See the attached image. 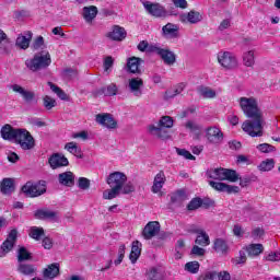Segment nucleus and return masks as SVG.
I'll list each match as a JSON object with an SVG mask.
<instances>
[{
  "mask_svg": "<svg viewBox=\"0 0 280 280\" xmlns=\"http://www.w3.org/2000/svg\"><path fill=\"white\" fill-rule=\"evenodd\" d=\"M106 36L110 40H116L119 43V42L126 39V36H128V33L126 32V28H124L119 25H115V26H113L112 32L107 33Z\"/></svg>",
  "mask_w": 280,
  "mask_h": 280,
  "instance_id": "5701e85b",
  "label": "nucleus"
},
{
  "mask_svg": "<svg viewBox=\"0 0 280 280\" xmlns=\"http://www.w3.org/2000/svg\"><path fill=\"white\" fill-rule=\"evenodd\" d=\"M21 191L26 198H38L43 194H47V182H27L25 186H22Z\"/></svg>",
  "mask_w": 280,
  "mask_h": 280,
  "instance_id": "39448f33",
  "label": "nucleus"
},
{
  "mask_svg": "<svg viewBox=\"0 0 280 280\" xmlns=\"http://www.w3.org/2000/svg\"><path fill=\"white\" fill-rule=\"evenodd\" d=\"M159 233H161V223L159 221H150L145 224L142 236L144 240H152V237H156Z\"/></svg>",
  "mask_w": 280,
  "mask_h": 280,
  "instance_id": "ddd939ff",
  "label": "nucleus"
},
{
  "mask_svg": "<svg viewBox=\"0 0 280 280\" xmlns=\"http://www.w3.org/2000/svg\"><path fill=\"white\" fill-rule=\"evenodd\" d=\"M43 102L47 110H51V108H56V100L51 98V96L49 95L44 96Z\"/></svg>",
  "mask_w": 280,
  "mask_h": 280,
  "instance_id": "603ef678",
  "label": "nucleus"
},
{
  "mask_svg": "<svg viewBox=\"0 0 280 280\" xmlns=\"http://www.w3.org/2000/svg\"><path fill=\"white\" fill-rule=\"evenodd\" d=\"M200 95L206 100H213V97H215V91L210 88H202L200 89Z\"/></svg>",
  "mask_w": 280,
  "mask_h": 280,
  "instance_id": "8fccbe9b",
  "label": "nucleus"
},
{
  "mask_svg": "<svg viewBox=\"0 0 280 280\" xmlns=\"http://www.w3.org/2000/svg\"><path fill=\"white\" fill-rule=\"evenodd\" d=\"M136 191L135 185L132 182H128L127 184H124L120 194L128 195V194H133Z\"/></svg>",
  "mask_w": 280,
  "mask_h": 280,
  "instance_id": "13d9d810",
  "label": "nucleus"
},
{
  "mask_svg": "<svg viewBox=\"0 0 280 280\" xmlns=\"http://www.w3.org/2000/svg\"><path fill=\"white\" fill-rule=\"evenodd\" d=\"M44 46H45V38L43 36H38L37 38H35L32 45L35 51H37V49H43Z\"/></svg>",
  "mask_w": 280,
  "mask_h": 280,
  "instance_id": "bf43d9fd",
  "label": "nucleus"
},
{
  "mask_svg": "<svg viewBox=\"0 0 280 280\" xmlns=\"http://www.w3.org/2000/svg\"><path fill=\"white\" fill-rule=\"evenodd\" d=\"M36 220H50V222H58V212L47 208L38 209L34 212Z\"/></svg>",
  "mask_w": 280,
  "mask_h": 280,
  "instance_id": "6ab92c4d",
  "label": "nucleus"
},
{
  "mask_svg": "<svg viewBox=\"0 0 280 280\" xmlns=\"http://www.w3.org/2000/svg\"><path fill=\"white\" fill-rule=\"evenodd\" d=\"M165 173L163 171H160L153 180V186L151 188V191L153 194H159V191H161V189H163V186L165 185Z\"/></svg>",
  "mask_w": 280,
  "mask_h": 280,
  "instance_id": "c756f323",
  "label": "nucleus"
},
{
  "mask_svg": "<svg viewBox=\"0 0 280 280\" xmlns=\"http://www.w3.org/2000/svg\"><path fill=\"white\" fill-rule=\"evenodd\" d=\"M18 261L19 264H23V261H32V253L25 247H20L18 250Z\"/></svg>",
  "mask_w": 280,
  "mask_h": 280,
  "instance_id": "ea45409f",
  "label": "nucleus"
},
{
  "mask_svg": "<svg viewBox=\"0 0 280 280\" xmlns=\"http://www.w3.org/2000/svg\"><path fill=\"white\" fill-rule=\"evenodd\" d=\"M248 257H259L264 253V245L261 244H250L246 248Z\"/></svg>",
  "mask_w": 280,
  "mask_h": 280,
  "instance_id": "c9c22d12",
  "label": "nucleus"
},
{
  "mask_svg": "<svg viewBox=\"0 0 280 280\" xmlns=\"http://www.w3.org/2000/svg\"><path fill=\"white\" fill-rule=\"evenodd\" d=\"M206 250L202 247H199L198 245L192 246L191 254L197 255L198 257H202L205 255Z\"/></svg>",
  "mask_w": 280,
  "mask_h": 280,
  "instance_id": "0e129e2a",
  "label": "nucleus"
},
{
  "mask_svg": "<svg viewBox=\"0 0 280 280\" xmlns=\"http://www.w3.org/2000/svg\"><path fill=\"white\" fill-rule=\"evenodd\" d=\"M158 126L161 128H173L174 126V119L171 116H163L159 122Z\"/></svg>",
  "mask_w": 280,
  "mask_h": 280,
  "instance_id": "a18cd8bd",
  "label": "nucleus"
},
{
  "mask_svg": "<svg viewBox=\"0 0 280 280\" xmlns=\"http://www.w3.org/2000/svg\"><path fill=\"white\" fill-rule=\"evenodd\" d=\"M49 65H51V55H49V51L37 52L33 58L25 60V67L33 73L42 71V69H47Z\"/></svg>",
  "mask_w": 280,
  "mask_h": 280,
  "instance_id": "7ed1b4c3",
  "label": "nucleus"
},
{
  "mask_svg": "<svg viewBox=\"0 0 280 280\" xmlns=\"http://www.w3.org/2000/svg\"><path fill=\"white\" fill-rule=\"evenodd\" d=\"M217 279L231 280V273H229V271H220V272H218Z\"/></svg>",
  "mask_w": 280,
  "mask_h": 280,
  "instance_id": "774afa93",
  "label": "nucleus"
},
{
  "mask_svg": "<svg viewBox=\"0 0 280 280\" xmlns=\"http://www.w3.org/2000/svg\"><path fill=\"white\" fill-rule=\"evenodd\" d=\"M218 62L223 69H235L237 67V58L229 51L219 52Z\"/></svg>",
  "mask_w": 280,
  "mask_h": 280,
  "instance_id": "9b49d317",
  "label": "nucleus"
},
{
  "mask_svg": "<svg viewBox=\"0 0 280 280\" xmlns=\"http://www.w3.org/2000/svg\"><path fill=\"white\" fill-rule=\"evenodd\" d=\"M95 16H97V7L91 5L83 8V18L88 23H91Z\"/></svg>",
  "mask_w": 280,
  "mask_h": 280,
  "instance_id": "f704fd0d",
  "label": "nucleus"
},
{
  "mask_svg": "<svg viewBox=\"0 0 280 280\" xmlns=\"http://www.w3.org/2000/svg\"><path fill=\"white\" fill-rule=\"evenodd\" d=\"M231 261L234 266H240L241 264H246V253L240 252L238 257L232 258Z\"/></svg>",
  "mask_w": 280,
  "mask_h": 280,
  "instance_id": "5fc2aeb1",
  "label": "nucleus"
},
{
  "mask_svg": "<svg viewBox=\"0 0 280 280\" xmlns=\"http://www.w3.org/2000/svg\"><path fill=\"white\" fill-rule=\"evenodd\" d=\"M180 26L174 23H167L162 27V35L164 38H178Z\"/></svg>",
  "mask_w": 280,
  "mask_h": 280,
  "instance_id": "412c9836",
  "label": "nucleus"
},
{
  "mask_svg": "<svg viewBox=\"0 0 280 280\" xmlns=\"http://www.w3.org/2000/svg\"><path fill=\"white\" fill-rule=\"evenodd\" d=\"M9 89H12L14 93H19L26 104H38V98H36V93L25 90V88L19 84L9 85Z\"/></svg>",
  "mask_w": 280,
  "mask_h": 280,
  "instance_id": "9d476101",
  "label": "nucleus"
},
{
  "mask_svg": "<svg viewBox=\"0 0 280 280\" xmlns=\"http://www.w3.org/2000/svg\"><path fill=\"white\" fill-rule=\"evenodd\" d=\"M238 180H240L241 187H248L250 183H255L257 180V176L250 174V175H245L243 177H240L238 175Z\"/></svg>",
  "mask_w": 280,
  "mask_h": 280,
  "instance_id": "c03bdc74",
  "label": "nucleus"
},
{
  "mask_svg": "<svg viewBox=\"0 0 280 280\" xmlns=\"http://www.w3.org/2000/svg\"><path fill=\"white\" fill-rule=\"evenodd\" d=\"M206 139L212 145H221L224 141V132L215 126L206 129Z\"/></svg>",
  "mask_w": 280,
  "mask_h": 280,
  "instance_id": "6e6552de",
  "label": "nucleus"
},
{
  "mask_svg": "<svg viewBox=\"0 0 280 280\" xmlns=\"http://www.w3.org/2000/svg\"><path fill=\"white\" fill-rule=\"evenodd\" d=\"M176 153L178 156H184V159H187L188 161H196V156H194L191 152L187 151L186 149L176 148Z\"/></svg>",
  "mask_w": 280,
  "mask_h": 280,
  "instance_id": "3c124183",
  "label": "nucleus"
},
{
  "mask_svg": "<svg viewBox=\"0 0 280 280\" xmlns=\"http://www.w3.org/2000/svg\"><path fill=\"white\" fill-rule=\"evenodd\" d=\"M16 240H19V231L16 229H13L10 231L7 240L0 246V257H5V255H8V253H10L12 248H14Z\"/></svg>",
  "mask_w": 280,
  "mask_h": 280,
  "instance_id": "1a4fd4ad",
  "label": "nucleus"
},
{
  "mask_svg": "<svg viewBox=\"0 0 280 280\" xmlns=\"http://www.w3.org/2000/svg\"><path fill=\"white\" fill-rule=\"evenodd\" d=\"M185 129L189 130L190 132H195L196 135V139H200V131L202 130V126H200L199 124H197L194 120H188L185 124Z\"/></svg>",
  "mask_w": 280,
  "mask_h": 280,
  "instance_id": "58836bf2",
  "label": "nucleus"
},
{
  "mask_svg": "<svg viewBox=\"0 0 280 280\" xmlns=\"http://www.w3.org/2000/svg\"><path fill=\"white\" fill-rule=\"evenodd\" d=\"M78 187L79 189H82L83 191H86V189L91 188V179L86 178V177H80L78 179Z\"/></svg>",
  "mask_w": 280,
  "mask_h": 280,
  "instance_id": "09e8293b",
  "label": "nucleus"
},
{
  "mask_svg": "<svg viewBox=\"0 0 280 280\" xmlns=\"http://www.w3.org/2000/svg\"><path fill=\"white\" fill-rule=\"evenodd\" d=\"M199 279L200 280H215V279H218V271H207Z\"/></svg>",
  "mask_w": 280,
  "mask_h": 280,
  "instance_id": "680f3d73",
  "label": "nucleus"
},
{
  "mask_svg": "<svg viewBox=\"0 0 280 280\" xmlns=\"http://www.w3.org/2000/svg\"><path fill=\"white\" fill-rule=\"evenodd\" d=\"M126 255V245H120L118 248V259L114 261L115 266H119L124 261V257Z\"/></svg>",
  "mask_w": 280,
  "mask_h": 280,
  "instance_id": "6e6d98bb",
  "label": "nucleus"
},
{
  "mask_svg": "<svg viewBox=\"0 0 280 280\" xmlns=\"http://www.w3.org/2000/svg\"><path fill=\"white\" fill-rule=\"evenodd\" d=\"M243 63L245 67H255V50H248L243 54Z\"/></svg>",
  "mask_w": 280,
  "mask_h": 280,
  "instance_id": "a19ab883",
  "label": "nucleus"
},
{
  "mask_svg": "<svg viewBox=\"0 0 280 280\" xmlns=\"http://www.w3.org/2000/svg\"><path fill=\"white\" fill-rule=\"evenodd\" d=\"M240 106L244 115L253 119V121L246 120L243 122L244 132L249 137H264V112L259 109L257 100L255 97H241Z\"/></svg>",
  "mask_w": 280,
  "mask_h": 280,
  "instance_id": "f257e3e1",
  "label": "nucleus"
},
{
  "mask_svg": "<svg viewBox=\"0 0 280 280\" xmlns=\"http://www.w3.org/2000/svg\"><path fill=\"white\" fill-rule=\"evenodd\" d=\"M267 261H280V253H271L266 257Z\"/></svg>",
  "mask_w": 280,
  "mask_h": 280,
  "instance_id": "338daca9",
  "label": "nucleus"
},
{
  "mask_svg": "<svg viewBox=\"0 0 280 280\" xmlns=\"http://www.w3.org/2000/svg\"><path fill=\"white\" fill-rule=\"evenodd\" d=\"M7 159H8L9 163H18V161L21 160V158L19 156V154H16L15 152H9Z\"/></svg>",
  "mask_w": 280,
  "mask_h": 280,
  "instance_id": "69168bd1",
  "label": "nucleus"
},
{
  "mask_svg": "<svg viewBox=\"0 0 280 280\" xmlns=\"http://www.w3.org/2000/svg\"><path fill=\"white\" fill-rule=\"evenodd\" d=\"M117 84L112 83L107 86H103L94 92L95 97H100V95H105V97H113L117 95Z\"/></svg>",
  "mask_w": 280,
  "mask_h": 280,
  "instance_id": "c85d7f7f",
  "label": "nucleus"
},
{
  "mask_svg": "<svg viewBox=\"0 0 280 280\" xmlns=\"http://www.w3.org/2000/svg\"><path fill=\"white\" fill-rule=\"evenodd\" d=\"M15 143L20 145L22 150H34V148H36V140L27 129L20 128Z\"/></svg>",
  "mask_w": 280,
  "mask_h": 280,
  "instance_id": "0eeeda50",
  "label": "nucleus"
},
{
  "mask_svg": "<svg viewBox=\"0 0 280 280\" xmlns=\"http://www.w3.org/2000/svg\"><path fill=\"white\" fill-rule=\"evenodd\" d=\"M207 176L208 178H213V180H229L230 183H237L240 180L237 171L223 167L208 171Z\"/></svg>",
  "mask_w": 280,
  "mask_h": 280,
  "instance_id": "20e7f679",
  "label": "nucleus"
},
{
  "mask_svg": "<svg viewBox=\"0 0 280 280\" xmlns=\"http://www.w3.org/2000/svg\"><path fill=\"white\" fill-rule=\"evenodd\" d=\"M18 270L19 272H21V275H25L26 277H32V275L36 272V267L34 265L20 262Z\"/></svg>",
  "mask_w": 280,
  "mask_h": 280,
  "instance_id": "4c0bfd02",
  "label": "nucleus"
},
{
  "mask_svg": "<svg viewBox=\"0 0 280 280\" xmlns=\"http://www.w3.org/2000/svg\"><path fill=\"white\" fill-rule=\"evenodd\" d=\"M141 242L139 241H133L132 245H131V252L129 255V259L131 261V264H137V260L139 259V257H141Z\"/></svg>",
  "mask_w": 280,
  "mask_h": 280,
  "instance_id": "473e14b6",
  "label": "nucleus"
},
{
  "mask_svg": "<svg viewBox=\"0 0 280 280\" xmlns=\"http://www.w3.org/2000/svg\"><path fill=\"white\" fill-rule=\"evenodd\" d=\"M148 132L151 135V137H155L162 141H167V139H170V131H167L165 127L149 125Z\"/></svg>",
  "mask_w": 280,
  "mask_h": 280,
  "instance_id": "a211bd4d",
  "label": "nucleus"
},
{
  "mask_svg": "<svg viewBox=\"0 0 280 280\" xmlns=\"http://www.w3.org/2000/svg\"><path fill=\"white\" fill-rule=\"evenodd\" d=\"M185 269L188 272H191V275L198 273V270H200V262L198 261H190L185 265Z\"/></svg>",
  "mask_w": 280,
  "mask_h": 280,
  "instance_id": "de8ad7c7",
  "label": "nucleus"
},
{
  "mask_svg": "<svg viewBox=\"0 0 280 280\" xmlns=\"http://www.w3.org/2000/svg\"><path fill=\"white\" fill-rule=\"evenodd\" d=\"M127 180L128 176L121 172L110 173L106 178V183L112 189L103 192L104 200H113L114 198H117V196L121 194V189H124V185H126Z\"/></svg>",
  "mask_w": 280,
  "mask_h": 280,
  "instance_id": "f03ea898",
  "label": "nucleus"
},
{
  "mask_svg": "<svg viewBox=\"0 0 280 280\" xmlns=\"http://www.w3.org/2000/svg\"><path fill=\"white\" fill-rule=\"evenodd\" d=\"M65 150L70 152V154H73V156H77V159H84V154H82V149H80V147H78L75 142L66 143Z\"/></svg>",
  "mask_w": 280,
  "mask_h": 280,
  "instance_id": "72a5a7b5",
  "label": "nucleus"
},
{
  "mask_svg": "<svg viewBox=\"0 0 280 280\" xmlns=\"http://www.w3.org/2000/svg\"><path fill=\"white\" fill-rule=\"evenodd\" d=\"M20 130L21 128H14L12 125L7 124L1 128L0 135L4 141H16Z\"/></svg>",
  "mask_w": 280,
  "mask_h": 280,
  "instance_id": "dca6fc26",
  "label": "nucleus"
},
{
  "mask_svg": "<svg viewBox=\"0 0 280 280\" xmlns=\"http://www.w3.org/2000/svg\"><path fill=\"white\" fill-rule=\"evenodd\" d=\"M258 168L260 172H270L271 170H275V160L273 159H267L262 161L259 165Z\"/></svg>",
  "mask_w": 280,
  "mask_h": 280,
  "instance_id": "37998d69",
  "label": "nucleus"
},
{
  "mask_svg": "<svg viewBox=\"0 0 280 280\" xmlns=\"http://www.w3.org/2000/svg\"><path fill=\"white\" fill-rule=\"evenodd\" d=\"M95 121L108 130H115L117 128V120L110 114H97Z\"/></svg>",
  "mask_w": 280,
  "mask_h": 280,
  "instance_id": "4468645a",
  "label": "nucleus"
},
{
  "mask_svg": "<svg viewBox=\"0 0 280 280\" xmlns=\"http://www.w3.org/2000/svg\"><path fill=\"white\" fill-rule=\"evenodd\" d=\"M0 191L3 196H10L14 191V179L5 177L0 182Z\"/></svg>",
  "mask_w": 280,
  "mask_h": 280,
  "instance_id": "7c9ffc66",
  "label": "nucleus"
},
{
  "mask_svg": "<svg viewBox=\"0 0 280 280\" xmlns=\"http://www.w3.org/2000/svg\"><path fill=\"white\" fill-rule=\"evenodd\" d=\"M179 21L184 24L189 23L190 25H196L197 23H200V21H202V14L198 11L191 10L188 13L179 14Z\"/></svg>",
  "mask_w": 280,
  "mask_h": 280,
  "instance_id": "f3484780",
  "label": "nucleus"
},
{
  "mask_svg": "<svg viewBox=\"0 0 280 280\" xmlns=\"http://www.w3.org/2000/svg\"><path fill=\"white\" fill-rule=\"evenodd\" d=\"M202 207V198L196 197L192 198L187 205L188 211H196V209H200Z\"/></svg>",
  "mask_w": 280,
  "mask_h": 280,
  "instance_id": "49530a36",
  "label": "nucleus"
},
{
  "mask_svg": "<svg viewBox=\"0 0 280 280\" xmlns=\"http://www.w3.org/2000/svg\"><path fill=\"white\" fill-rule=\"evenodd\" d=\"M159 56L163 60L164 65L172 66L176 62V54L170 49L162 48Z\"/></svg>",
  "mask_w": 280,
  "mask_h": 280,
  "instance_id": "2f4dec72",
  "label": "nucleus"
},
{
  "mask_svg": "<svg viewBox=\"0 0 280 280\" xmlns=\"http://www.w3.org/2000/svg\"><path fill=\"white\" fill-rule=\"evenodd\" d=\"M42 244L46 250H51V248H54V241L49 238V236H44Z\"/></svg>",
  "mask_w": 280,
  "mask_h": 280,
  "instance_id": "052dcab7",
  "label": "nucleus"
},
{
  "mask_svg": "<svg viewBox=\"0 0 280 280\" xmlns=\"http://www.w3.org/2000/svg\"><path fill=\"white\" fill-rule=\"evenodd\" d=\"M257 150H259V152L270 153V152H275L277 149L271 144L261 143L257 145Z\"/></svg>",
  "mask_w": 280,
  "mask_h": 280,
  "instance_id": "4d7b16f0",
  "label": "nucleus"
},
{
  "mask_svg": "<svg viewBox=\"0 0 280 280\" xmlns=\"http://www.w3.org/2000/svg\"><path fill=\"white\" fill-rule=\"evenodd\" d=\"M59 185H63V187H73L75 185V175L73 172L68 171L65 173H60L58 175Z\"/></svg>",
  "mask_w": 280,
  "mask_h": 280,
  "instance_id": "cd10ccee",
  "label": "nucleus"
},
{
  "mask_svg": "<svg viewBox=\"0 0 280 280\" xmlns=\"http://www.w3.org/2000/svg\"><path fill=\"white\" fill-rule=\"evenodd\" d=\"M28 235L30 237H32V240H35L36 242H40V240L45 237V229L38 228V226H32L30 229Z\"/></svg>",
  "mask_w": 280,
  "mask_h": 280,
  "instance_id": "e433bc0d",
  "label": "nucleus"
},
{
  "mask_svg": "<svg viewBox=\"0 0 280 280\" xmlns=\"http://www.w3.org/2000/svg\"><path fill=\"white\" fill-rule=\"evenodd\" d=\"M195 244H197L198 246H209V244H211L209 234H207L206 231H203L201 234H198L197 238L195 240Z\"/></svg>",
  "mask_w": 280,
  "mask_h": 280,
  "instance_id": "79ce46f5",
  "label": "nucleus"
},
{
  "mask_svg": "<svg viewBox=\"0 0 280 280\" xmlns=\"http://www.w3.org/2000/svg\"><path fill=\"white\" fill-rule=\"evenodd\" d=\"M60 275V264L54 262L47 266L43 270V278L44 279H56Z\"/></svg>",
  "mask_w": 280,
  "mask_h": 280,
  "instance_id": "bb28decb",
  "label": "nucleus"
},
{
  "mask_svg": "<svg viewBox=\"0 0 280 280\" xmlns=\"http://www.w3.org/2000/svg\"><path fill=\"white\" fill-rule=\"evenodd\" d=\"M142 86H143V79L132 78L129 80V91L133 93L136 97H141V95H143V91H141Z\"/></svg>",
  "mask_w": 280,
  "mask_h": 280,
  "instance_id": "a878e982",
  "label": "nucleus"
},
{
  "mask_svg": "<svg viewBox=\"0 0 280 280\" xmlns=\"http://www.w3.org/2000/svg\"><path fill=\"white\" fill-rule=\"evenodd\" d=\"M48 164L51 167V170H59V167L69 166V160L62 153H52L48 158Z\"/></svg>",
  "mask_w": 280,
  "mask_h": 280,
  "instance_id": "f8f14e48",
  "label": "nucleus"
},
{
  "mask_svg": "<svg viewBox=\"0 0 280 280\" xmlns=\"http://www.w3.org/2000/svg\"><path fill=\"white\" fill-rule=\"evenodd\" d=\"M147 280H166L167 272L162 270L161 267H152L145 272Z\"/></svg>",
  "mask_w": 280,
  "mask_h": 280,
  "instance_id": "b1692460",
  "label": "nucleus"
},
{
  "mask_svg": "<svg viewBox=\"0 0 280 280\" xmlns=\"http://www.w3.org/2000/svg\"><path fill=\"white\" fill-rule=\"evenodd\" d=\"M143 8L148 14L154 16L155 19H165L167 16H176L174 12H167L165 7L161 5L160 3H154L151 1L143 2Z\"/></svg>",
  "mask_w": 280,
  "mask_h": 280,
  "instance_id": "423d86ee",
  "label": "nucleus"
},
{
  "mask_svg": "<svg viewBox=\"0 0 280 280\" xmlns=\"http://www.w3.org/2000/svg\"><path fill=\"white\" fill-rule=\"evenodd\" d=\"M113 65H115V59H113L110 56H107L103 62L104 71L109 73L110 69H113Z\"/></svg>",
  "mask_w": 280,
  "mask_h": 280,
  "instance_id": "864d4df0",
  "label": "nucleus"
},
{
  "mask_svg": "<svg viewBox=\"0 0 280 280\" xmlns=\"http://www.w3.org/2000/svg\"><path fill=\"white\" fill-rule=\"evenodd\" d=\"M264 229L261 228H256L252 231V237L254 240H259V237H264Z\"/></svg>",
  "mask_w": 280,
  "mask_h": 280,
  "instance_id": "e2e57ef3",
  "label": "nucleus"
},
{
  "mask_svg": "<svg viewBox=\"0 0 280 280\" xmlns=\"http://www.w3.org/2000/svg\"><path fill=\"white\" fill-rule=\"evenodd\" d=\"M209 185L210 187H212V189H215V191H221L223 194H240L238 186H231L222 182H214V180H210Z\"/></svg>",
  "mask_w": 280,
  "mask_h": 280,
  "instance_id": "2eb2a0df",
  "label": "nucleus"
},
{
  "mask_svg": "<svg viewBox=\"0 0 280 280\" xmlns=\"http://www.w3.org/2000/svg\"><path fill=\"white\" fill-rule=\"evenodd\" d=\"M32 36H33L32 31H26L23 34H20L15 40L16 47L24 50L28 49L30 43H32Z\"/></svg>",
  "mask_w": 280,
  "mask_h": 280,
  "instance_id": "393cba45",
  "label": "nucleus"
},
{
  "mask_svg": "<svg viewBox=\"0 0 280 280\" xmlns=\"http://www.w3.org/2000/svg\"><path fill=\"white\" fill-rule=\"evenodd\" d=\"M212 248L214 252H217L218 255H222L223 257H226V255H229V253L231 252V247L224 238H215L213 241Z\"/></svg>",
  "mask_w": 280,
  "mask_h": 280,
  "instance_id": "aec40b11",
  "label": "nucleus"
},
{
  "mask_svg": "<svg viewBox=\"0 0 280 280\" xmlns=\"http://www.w3.org/2000/svg\"><path fill=\"white\" fill-rule=\"evenodd\" d=\"M141 62H143V59H141L139 57H130L127 60V71H128V73H133L136 75H141L142 71H141V68H139L141 66Z\"/></svg>",
  "mask_w": 280,
  "mask_h": 280,
  "instance_id": "4be33fe9",
  "label": "nucleus"
}]
</instances>
